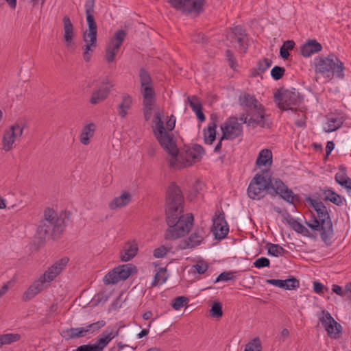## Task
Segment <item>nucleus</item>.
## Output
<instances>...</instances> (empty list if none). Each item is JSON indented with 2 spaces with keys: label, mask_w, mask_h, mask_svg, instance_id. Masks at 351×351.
Returning a JSON list of instances; mask_svg holds the SVG:
<instances>
[{
  "label": "nucleus",
  "mask_w": 351,
  "mask_h": 351,
  "mask_svg": "<svg viewBox=\"0 0 351 351\" xmlns=\"http://www.w3.org/2000/svg\"><path fill=\"white\" fill-rule=\"evenodd\" d=\"M141 92L143 95V115L146 121L152 119L154 135L161 147L168 154L167 160L174 169H182L199 161L205 152L199 145L178 149L172 134L176 118L173 115L162 119L163 114L155 102V93L149 75L144 70L140 71Z\"/></svg>",
  "instance_id": "obj_1"
},
{
  "label": "nucleus",
  "mask_w": 351,
  "mask_h": 351,
  "mask_svg": "<svg viewBox=\"0 0 351 351\" xmlns=\"http://www.w3.org/2000/svg\"><path fill=\"white\" fill-rule=\"evenodd\" d=\"M183 197L179 187L171 184L167 191L165 202L166 220L168 228L166 239H176L184 237L193 226V217L183 213Z\"/></svg>",
  "instance_id": "obj_2"
},
{
  "label": "nucleus",
  "mask_w": 351,
  "mask_h": 351,
  "mask_svg": "<svg viewBox=\"0 0 351 351\" xmlns=\"http://www.w3.org/2000/svg\"><path fill=\"white\" fill-rule=\"evenodd\" d=\"M308 202L314 213L312 217L305 221L308 228L293 218L288 221V223L293 230L304 237H314L319 232L322 239L326 243L333 233L327 208L322 202L315 199H309Z\"/></svg>",
  "instance_id": "obj_3"
},
{
  "label": "nucleus",
  "mask_w": 351,
  "mask_h": 351,
  "mask_svg": "<svg viewBox=\"0 0 351 351\" xmlns=\"http://www.w3.org/2000/svg\"><path fill=\"white\" fill-rule=\"evenodd\" d=\"M314 64L315 72L328 80H331L333 77L341 79L343 77V64L334 55L317 57L314 59Z\"/></svg>",
  "instance_id": "obj_4"
},
{
  "label": "nucleus",
  "mask_w": 351,
  "mask_h": 351,
  "mask_svg": "<svg viewBox=\"0 0 351 351\" xmlns=\"http://www.w3.org/2000/svg\"><path fill=\"white\" fill-rule=\"evenodd\" d=\"M66 219V213H57L53 209L47 208L44 210V219L39 222L37 228L38 237L43 239L51 230L53 232L61 231Z\"/></svg>",
  "instance_id": "obj_5"
},
{
  "label": "nucleus",
  "mask_w": 351,
  "mask_h": 351,
  "mask_svg": "<svg viewBox=\"0 0 351 351\" xmlns=\"http://www.w3.org/2000/svg\"><path fill=\"white\" fill-rule=\"evenodd\" d=\"M86 21L88 29L83 33L82 58L86 62H88L97 47V29L93 14H86Z\"/></svg>",
  "instance_id": "obj_6"
},
{
  "label": "nucleus",
  "mask_w": 351,
  "mask_h": 351,
  "mask_svg": "<svg viewBox=\"0 0 351 351\" xmlns=\"http://www.w3.org/2000/svg\"><path fill=\"white\" fill-rule=\"evenodd\" d=\"M25 128L23 121L16 122L8 128L3 132L1 141V149L4 152L12 151L20 142Z\"/></svg>",
  "instance_id": "obj_7"
},
{
  "label": "nucleus",
  "mask_w": 351,
  "mask_h": 351,
  "mask_svg": "<svg viewBox=\"0 0 351 351\" xmlns=\"http://www.w3.org/2000/svg\"><path fill=\"white\" fill-rule=\"evenodd\" d=\"M269 177L266 173H256L247 188V195L252 199L258 200L269 192Z\"/></svg>",
  "instance_id": "obj_8"
},
{
  "label": "nucleus",
  "mask_w": 351,
  "mask_h": 351,
  "mask_svg": "<svg viewBox=\"0 0 351 351\" xmlns=\"http://www.w3.org/2000/svg\"><path fill=\"white\" fill-rule=\"evenodd\" d=\"M269 193L278 195L282 199L293 204L296 199V196L293 191L289 189L280 178L269 177Z\"/></svg>",
  "instance_id": "obj_9"
},
{
  "label": "nucleus",
  "mask_w": 351,
  "mask_h": 351,
  "mask_svg": "<svg viewBox=\"0 0 351 351\" xmlns=\"http://www.w3.org/2000/svg\"><path fill=\"white\" fill-rule=\"evenodd\" d=\"M318 319L330 338H339L342 332V326L334 319L328 311L322 310L318 316Z\"/></svg>",
  "instance_id": "obj_10"
},
{
  "label": "nucleus",
  "mask_w": 351,
  "mask_h": 351,
  "mask_svg": "<svg viewBox=\"0 0 351 351\" xmlns=\"http://www.w3.org/2000/svg\"><path fill=\"white\" fill-rule=\"evenodd\" d=\"M106 325V322L101 320L86 326L71 328L63 330L62 335L66 339H75L85 337L98 331Z\"/></svg>",
  "instance_id": "obj_11"
},
{
  "label": "nucleus",
  "mask_w": 351,
  "mask_h": 351,
  "mask_svg": "<svg viewBox=\"0 0 351 351\" xmlns=\"http://www.w3.org/2000/svg\"><path fill=\"white\" fill-rule=\"evenodd\" d=\"M171 5L183 12L198 14L202 10L204 0H168Z\"/></svg>",
  "instance_id": "obj_12"
},
{
  "label": "nucleus",
  "mask_w": 351,
  "mask_h": 351,
  "mask_svg": "<svg viewBox=\"0 0 351 351\" xmlns=\"http://www.w3.org/2000/svg\"><path fill=\"white\" fill-rule=\"evenodd\" d=\"M275 99L280 109L292 113L298 101L297 95L289 90L278 91L275 94Z\"/></svg>",
  "instance_id": "obj_13"
},
{
  "label": "nucleus",
  "mask_w": 351,
  "mask_h": 351,
  "mask_svg": "<svg viewBox=\"0 0 351 351\" xmlns=\"http://www.w3.org/2000/svg\"><path fill=\"white\" fill-rule=\"evenodd\" d=\"M62 42L68 50H73L75 47L77 32L69 17L64 16L63 19Z\"/></svg>",
  "instance_id": "obj_14"
},
{
  "label": "nucleus",
  "mask_w": 351,
  "mask_h": 351,
  "mask_svg": "<svg viewBox=\"0 0 351 351\" xmlns=\"http://www.w3.org/2000/svg\"><path fill=\"white\" fill-rule=\"evenodd\" d=\"M221 130L223 133L221 140H232L242 134V125L235 117H231L224 122Z\"/></svg>",
  "instance_id": "obj_15"
},
{
  "label": "nucleus",
  "mask_w": 351,
  "mask_h": 351,
  "mask_svg": "<svg viewBox=\"0 0 351 351\" xmlns=\"http://www.w3.org/2000/svg\"><path fill=\"white\" fill-rule=\"evenodd\" d=\"M125 36V32L121 29L118 30L114 33V36L110 40L106 49V58L108 62H111L114 60L115 56L118 53Z\"/></svg>",
  "instance_id": "obj_16"
},
{
  "label": "nucleus",
  "mask_w": 351,
  "mask_h": 351,
  "mask_svg": "<svg viewBox=\"0 0 351 351\" xmlns=\"http://www.w3.org/2000/svg\"><path fill=\"white\" fill-rule=\"evenodd\" d=\"M69 262L67 257H64L56 261L51 267H49L39 277L43 282L48 285L51 282L54 280L56 278L62 271Z\"/></svg>",
  "instance_id": "obj_17"
},
{
  "label": "nucleus",
  "mask_w": 351,
  "mask_h": 351,
  "mask_svg": "<svg viewBox=\"0 0 351 351\" xmlns=\"http://www.w3.org/2000/svg\"><path fill=\"white\" fill-rule=\"evenodd\" d=\"M240 120L242 123H247L250 126L260 125L264 127L266 125V118L263 106H260L258 109H253L249 111L246 116L242 115Z\"/></svg>",
  "instance_id": "obj_18"
},
{
  "label": "nucleus",
  "mask_w": 351,
  "mask_h": 351,
  "mask_svg": "<svg viewBox=\"0 0 351 351\" xmlns=\"http://www.w3.org/2000/svg\"><path fill=\"white\" fill-rule=\"evenodd\" d=\"M213 221V232L215 237L219 239H224L228 233L229 228L223 215L216 213Z\"/></svg>",
  "instance_id": "obj_19"
},
{
  "label": "nucleus",
  "mask_w": 351,
  "mask_h": 351,
  "mask_svg": "<svg viewBox=\"0 0 351 351\" xmlns=\"http://www.w3.org/2000/svg\"><path fill=\"white\" fill-rule=\"evenodd\" d=\"M119 330L117 327H108L99 337L95 343L99 351H102L104 348L117 336H118Z\"/></svg>",
  "instance_id": "obj_20"
},
{
  "label": "nucleus",
  "mask_w": 351,
  "mask_h": 351,
  "mask_svg": "<svg viewBox=\"0 0 351 351\" xmlns=\"http://www.w3.org/2000/svg\"><path fill=\"white\" fill-rule=\"evenodd\" d=\"M206 234V231L203 228H195L188 239L183 241L180 247L183 249L196 247L201 244Z\"/></svg>",
  "instance_id": "obj_21"
},
{
  "label": "nucleus",
  "mask_w": 351,
  "mask_h": 351,
  "mask_svg": "<svg viewBox=\"0 0 351 351\" xmlns=\"http://www.w3.org/2000/svg\"><path fill=\"white\" fill-rule=\"evenodd\" d=\"M133 195L131 191H122L119 195L114 197L109 203V208L115 210L128 206L132 202Z\"/></svg>",
  "instance_id": "obj_22"
},
{
  "label": "nucleus",
  "mask_w": 351,
  "mask_h": 351,
  "mask_svg": "<svg viewBox=\"0 0 351 351\" xmlns=\"http://www.w3.org/2000/svg\"><path fill=\"white\" fill-rule=\"evenodd\" d=\"M47 286L43 280L38 277L25 291L23 295V300L27 301L34 298L41 293Z\"/></svg>",
  "instance_id": "obj_23"
},
{
  "label": "nucleus",
  "mask_w": 351,
  "mask_h": 351,
  "mask_svg": "<svg viewBox=\"0 0 351 351\" xmlns=\"http://www.w3.org/2000/svg\"><path fill=\"white\" fill-rule=\"evenodd\" d=\"M133 101L134 99L131 95L127 93L123 94L117 106L118 116L121 118H125L132 108Z\"/></svg>",
  "instance_id": "obj_24"
},
{
  "label": "nucleus",
  "mask_w": 351,
  "mask_h": 351,
  "mask_svg": "<svg viewBox=\"0 0 351 351\" xmlns=\"http://www.w3.org/2000/svg\"><path fill=\"white\" fill-rule=\"evenodd\" d=\"M97 125L93 122L85 124L80 131V141L83 145L90 144V139L94 136Z\"/></svg>",
  "instance_id": "obj_25"
},
{
  "label": "nucleus",
  "mask_w": 351,
  "mask_h": 351,
  "mask_svg": "<svg viewBox=\"0 0 351 351\" xmlns=\"http://www.w3.org/2000/svg\"><path fill=\"white\" fill-rule=\"evenodd\" d=\"M322 47L317 40L311 39L308 40L301 46V53L305 58H309L312 55L319 52Z\"/></svg>",
  "instance_id": "obj_26"
},
{
  "label": "nucleus",
  "mask_w": 351,
  "mask_h": 351,
  "mask_svg": "<svg viewBox=\"0 0 351 351\" xmlns=\"http://www.w3.org/2000/svg\"><path fill=\"white\" fill-rule=\"evenodd\" d=\"M138 250V244L135 241L128 243L121 253V260L125 262L130 261L136 255Z\"/></svg>",
  "instance_id": "obj_27"
},
{
  "label": "nucleus",
  "mask_w": 351,
  "mask_h": 351,
  "mask_svg": "<svg viewBox=\"0 0 351 351\" xmlns=\"http://www.w3.org/2000/svg\"><path fill=\"white\" fill-rule=\"evenodd\" d=\"M256 165L258 167H269L272 163V153L268 149H261L256 159Z\"/></svg>",
  "instance_id": "obj_28"
},
{
  "label": "nucleus",
  "mask_w": 351,
  "mask_h": 351,
  "mask_svg": "<svg viewBox=\"0 0 351 351\" xmlns=\"http://www.w3.org/2000/svg\"><path fill=\"white\" fill-rule=\"evenodd\" d=\"M241 105L250 111L253 109H258L261 104L256 99V98L250 95L244 94L241 95L239 99Z\"/></svg>",
  "instance_id": "obj_29"
},
{
  "label": "nucleus",
  "mask_w": 351,
  "mask_h": 351,
  "mask_svg": "<svg viewBox=\"0 0 351 351\" xmlns=\"http://www.w3.org/2000/svg\"><path fill=\"white\" fill-rule=\"evenodd\" d=\"M119 274L120 280H124L129 278L132 274L136 272V267L132 264H126L115 267Z\"/></svg>",
  "instance_id": "obj_30"
},
{
  "label": "nucleus",
  "mask_w": 351,
  "mask_h": 351,
  "mask_svg": "<svg viewBox=\"0 0 351 351\" xmlns=\"http://www.w3.org/2000/svg\"><path fill=\"white\" fill-rule=\"evenodd\" d=\"M216 123L213 121L208 123L206 128L204 129V140L206 144L210 145L216 138Z\"/></svg>",
  "instance_id": "obj_31"
},
{
  "label": "nucleus",
  "mask_w": 351,
  "mask_h": 351,
  "mask_svg": "<svg viewBox=\"0 0 351 351\" xmlns=\"http://www.w3.org/2000/svg\"><path fill=\"white\" fill-rule=\"evenodd\" d=\"M108 89L99 88L94 90L90 98V102L91 104L96 105L101 103L107 98L109 95Z\"/></svg>",
  "instance_id": "obj_32"
},
{
  "label": "nucleus",
  "mask_w": 351,
  "mask_h": 351,
  "mask_svg": "<svg viewBox=\"0 0 351 351\" xmlns=\"http://www.w3.org/2000/svg\"><path fill=\"white\" fill-rule=\"evenodd\" d=\"M189 102L193 111L197 115L198 119L201 121L205 120V116L202 111V105L197 97L193 96L189 98Z\"/></svg>",
  "instance_id": "obj_33"
},
{
  "label": "nucleus",
  "mask_w": 351,
  "mask_h": 351,
  "mask_svg": "<svg viewBox=\"0 0 351 351\" xmlns=\"http://www.w3.org/2000/svg\"><path fill=\"white\" fill-rule=\"evenodd\" d=\"M324 195L326 200L331 202L332 203L341 206L343 204L344 198L337 194L332 189H327L324 191Z\"/></svg>",
  "instance_id": "obj_34"
},
{
  "label": "nucleus",
  "mask_w": 351,
  "mask_h": 351,
  "mask_svg": "<svg viewBox=\"0 0 351 351\" xmlns=\"http://www.w3.org/2000/svg\"><path fill=\"white\" fill-rule=\"evenodd\" d=\"M342 123L341 119L339 117H328L324 126V129L326 132H332L339 128Z\"/></svg>",
  "instance_id": "obj_35"
},
{
  "label": "nucleus",
  "mask_w": 351,
  "mask_h": 351,
  "mask_svg": "<svg viewBox=\"0 0 351 351\" xmlns=\"http://www.w3.org/2000/svg\"><path fill=\"white\" fill-rule=\"evenodd\" d=\"M19 333H5L0 335V348L5 345H9L17 342L21 339Z\"/></svg>",
  "instance_id": "obj_36"
},
{
  "label": "nucleus",
  "mask_w": 351,
  "mask_h": 351,
  "mask_svg": "<svg viewBox=\"0 0 351 351\" xmlns=\"http://www.w3.org/2000/svg\"><path fill=\"white\" fill-rule=\"evenodd\" d=\"M289 116L294 119L295 124L298 127H303L305 125V113L303 110L300 109L293 108V113L289 112Z\"/></svg>",
  "instance_id": "obj_37"
},
{
  "label": "nucleus",
  "mask_w": 351,
  "mask_h": 351,
  "mask_svg": "<svg viewBox=\"0 0 351 351\" xmlns=\"http://www.w3.org/2000/svg\"><path fill=\"white\" fill-rule=\"evenodd\" d=\"M243 30L241 27L237 26L233 29H231L227 35V38L231 43H240L243 40Z\"/></svg>",
  "instance_id": "obj_38"
},
{
  "label": "nucleus",
  "mask_w": 351,
  "mask_h": 351,
  "mask_svg": "<svg viewBox=\"0 0 351 351\" xmlns=\"http://www.w3.org/2000/svg\"><path fill=\"white\" fill-rule=\"evenodd\" d=\"M210 315L212 317L219 319L223 315L222 304L219 301H214L210 310Z\"/></svg>",
  "instance_id": "obj_39"
},
{
  "label": "nucleus",
  "mask_w": 351,
  "mask_h": 351,
  "mask_svg": "<svg viewBox=\"0 0 351 351\" xmlns=\"http://www.w3.org/2000/svg\"><path fill=\"white\" fill-rule=\"evenodd\" d=\"M243 351H262V345L259 338L250 341L244 347Z\"/></svg>",
  "instance_id": "obj_40"
},
{
  "label": "nucleus",
  "mask_w": 351,
  "mask_h": 351,
  "mask_svg": "<svg viewBox=\"0 0 351 351\" xmlns=\"http://www.w3.org/2000/svg\"><path fill=\"white\" fill-rule=\"evenodd\" d=\"M299 287V282L295 278L281 280L280 288L285 290H293Z\"/></svg>",
  "instance_id": "obj_41"
},
{
  "label": "nucleus",
  "mask_w": 351,
  "mask_h": 351,
  "mask_svg": "<svg viewBox=\"0 0 351 351\" xmlns=\"http://www.w3.org/2000/svg\"><path fill=\"white\" fill-rule=\"evenodd\" d=\"M120 281L119 278V274L117 273L116 269L111 270L109 271L104 277V282L105 285H114Z\"/></svg>",
  "instance_id": "obj_42"
},
{
  "label": "nucleus",
  "mask_w": 351,
  "mask_h": 351,
  "mask_svg": "<svg viewBox=\"0 0 351 351\" xmlns=\"http://www.w3.org/2000/svg\"><path fill=\"white\" fill-rule=\"evenodd\" d=\"M167 279V271H166V269L161 268L156 274L154 278V282L152 284L154 286L160 285L164 284L166 282Z\"/></svg>",
  "instance_id": "obj_43"
},
{
  "label": "nucleus",
  "mask_w": 351,
  "mask_h": 351,
  "mask_svg": "<svg viewBox=\"0 0 351 351\" xmlns=\"http://www.w3.org/2000/svg\"><path fill=\"white\" fill-rule=\"evenodd\" d=\"M193 271L199 274H203L208 269V264L204 260H197L192 267Z\"/></svg>",
  "instance_id": "obj_44"
},
{
  "label": "nucleus",
  "mask_w": 351,
  "mask_h": 351,
  "mask_svg": "<svg viewBox=\"0 0 351 351\" xmlns=\"http://www.w3.org/2000/svg\"><path fill=\"white\" fill-rule=\"evenodd\" d=\"M171 247L167 245H160L156 247L153 252V256L156 258H161L166 256L170 251Z\"/></svg>",
  "instance_id": "obj_45"
},
{
  "label": "nucleus",
  "mask_w": 351,
  "mask_h": 351,
  "mask_svg": "<svg viewBox=\"0 0 351 351\" xmlns=\"http://www.w3.org/2000/svg\"><path fill=\"white\" fill-rule=\"evenodd\" d=\"M268 254L269 255L278 257L282 256L284 252V249L278 245L270 243L268 245Z\"/></svg>",
  "instance_id": "obj_46"
},
{
  "label": "nucleus",
  "mask_w": 351,
  "mask_h": 351,
  "mask_svg": "<svg viewBox=\"0 0 351 351\" xmlns=\"http://www.w3.org/2000/svg\"><path fill=\"white\" fill-rule=\"evenodd\" d=\"M235 278V272L234 271H226L223 272L218 276V277L215 280V282H226L228 280H231Z\"/></svg>",
  "instance_id": "obj_47"
},
{
  "label": "nucleus",
  "mask_w": 351,
  "mask_h": 351,
  "mask_svg": "<svg viewBox=\"0 0 351 351\" xmlns=\"http://www.w3.org/2000/svg\"><path fill=\"white\" fill-rule=\"evenodd\" d=\"M188 302L189 300L184 296L177 297L172 302V307L175 310L178 311Z\"/></svg>",
  "instance_id": "obj_48"
},
{
  "label": "nucleus",
  "mask_w": 351,
  "mask_h": 351,
  "mask_svg": "<svg viewBox=\"0 0 351 351\" xmlns=\"http://www.w3.org/2000/svg\"><path fill=\"white\" fill-rule=\"evenodd\" d=\"M285 71L283 67L275 66L271 71V75L274 80H278L283 76Z\"/></svg>",
  "instance_id": "obj_49"
},
{
  "label": "nucleus",
  "mask_w": 351,
  "mask_h": 351,
  "mask_svg": "<svg viewBox=\"0 0 351 351\" xmlns=\"http://www.w3.org/2000/svg\"><path fill=\"white\" fill-rule=\"evenodd\" d=\"M272 61L269 58H264L258 62L257 64V69L259 72L265 71L269 67L271 66Z\"/></svg>",
  "instance_id": "obj_50"
},
{
  "label": "nucleus",
  "mask_w": 351,
  "mask_h": 351,
  "mask_svg": "<svg viewBox=\"0 0 351 351\" xmlns=\"http://www.w3.org/2000/svg\"><path fill=\"white\" fill-rule=\"evenodd\" d=\"M269 260L265 257H261L257 258L253 263L254 266L256 268H263L266 267H269Z\"/></svg>",
  "instance_id": "obj_51"
},
{
  "label": "nucleus",
  "mask_w": 351,
  "mask_h": 351,
  "mask_svg": "<svg viewBox=\"0 0 351 351\" xmlns=\"http://www.w3.org/2000/svg\"><path fill=\"white\" fill-rule=\"evenodd\" d=\"M73 351H99L95 344L93 345H82L77 347Z\"/></svg>",
  "instance_id": "obj_52"
},
{
  "label": "nucleus",
  "mask_w": 351,
  "mask_h": 351,
  "mask_svg": "<svg viewBox=\"0 0 351 351\" xmlns=\"http://www.w3.org/2000/svg\"><path fill=\"white\" fill-rule=\"evenodd\" d=\"M113 86V82L109 78L105 77L101 81V86L100 88L108 89V92L110 93Z\"/></svg>",
  "instance_id": "obj_53"
},
{
  "label": "nucleus",
  "mask_w": 351,
  "mask_h": 351,
  "mask_svg": "<svg viewBox=\"0 0 351 351\" xmlns=\"http://www.w3.org/2000/svg\"><path fill=\"white\" fill-rule=\"evenodd\" d=\"M335 181L340 184L345 180H348L350 178L346 176V174L343 171H339L335 175Z\"/></svg>",
  "instance_id": "obj_54"
},
{
  "label": "nucleus",
  "mask_w": 351,
  "mask_h": 351,
  "mask_svg": "<svg viewBox=\"0 0 351 351\" xmlns=\"http://www.w3.org/2000/svg\"><path fill=\"white\" fill-rule=\"evenodd\" d=\"M94 0H86L85 3L86 14H93L94 10Z\"/></svg>",
  "instance_id": "obj_55"
},
{
  "label": "nucleus",
  "mask_w": 351,
  "mask_h": 351,
  "mask_svg": "<svg viewBox=\"0 0 351 351\" xmlns=\"http://www.w3.org/2000/svg\"><path fill=\"white\" fill-rule=\"evenodd\" d=\"M332 290L334 293H335L338 295L345 298L344 288H343L342 287L337 285H333L332 287Z\"/></svg>",
  "instance_id": "obj_56"
},
{
  "label": "nucleus",
  "mask_w": 351,
  "mask_h": 351,
  "mask_svg": "<svg viewBox=\"0 0 351 351\" xmlns=\"http://www.w3.org/2000/svg\"><path fill=\"white\" fill-rule=\"evenodd\" d=\"M324 286L318 281L313 282V290L317 294H321L324 290Z\"/></svg>",
  "instance_id": "obj_57"
},
{
  "label": "nucleus",
  "mask_w": 351,
  "mask_h": 351,
  "mask_svg": "<svg viewBox=\"0 0 351 351\" xmlns=\"http://www.w3.org/2000/svg\"><path fill=\"white\" fill-rule=\"evenodd\" d=\"M342 187H343L349 194H351V179L349 178L347 180H345L342 183H341Z\"/></svg>",
  "instance_id": "obj_58"
},
{
  "label": "nucleus",
  "mask_w": 351,
  "mask_h": 351,
  "mask_svg": "<svg viewBox=\"0 0 351 351\" xmlns=\"http://www.w3.org/2000/svg\"><path fill=\"white\" fill-rule=\"evenodd\" d=\"M226 54H227V58H228L230 66H231V68L232 69L235 70L237 68V65L234 60L232 55L230 53V51H227Z\"/></svg>",
  "instance_id": "obj_59"
},
{
  "label": "nucleus",
  "mask_w": 351,
  "mask_h": 351,
  "mask_svg": "<svg viewBox=\"0 0 351 351\" xmlns=\"http://www.w3.org/2000/svg\"><path fill=\"white\" fill-rule=\"evenodd\" d=\"M265 282L269 285L280 288L281 280L280 279H267Z\"/></svg>",
  "instance_id": "obj_60"
},
{
  "label": "nucleus",
  "mask_w": 351,
  "mask_h": 351,
  "mask_svg": "<svg viewBox=\"0 0 351 351\" xmlns=\"http://www.w3.org/2000/svg\"><path fill=\"white\" fill-rule=\"evenodd\" d=\"M282 46L289 51L293 49L295 43L293 40H289L285 41Z\"/></svg>",
  "instance_id": "obj_61"
},
{
  "label": "nucleus",
  "mask_w": 351,
  "mask_h": 351,
  "mask_svg": "<svg viewBox=\"0 0 351 351\" xmlns=\"http://www.w3.org/2000/svg\"><path fill=\"white\" fill-rule=\"evenodd\" d=\"M345 298L351 299V283H348L344 288Z\"/></svg>",
  "instance_id": "obj_62"
},
{
  "label": "nucleus",
  "mask_w": 351,
  "mask_h": 351,
  "mask_svg": "<svg viewBox=\"0 0 351 351\" xmlns=\"http://www.w3.org/2000/svg\"><path fill=\"white\" fill-rule=\"evenodd\" d=\"M280 55L283 59H287L289 56V51L282 46L280 49Z\"/></svg>",
  "instance_id": "obj_63"
},
{
  "label": "nucleus",
  "mask_w": 351,
  "mask_h": 351,
  "mask_svg": "<svg viewBox=\"0 0 351 351\" xmlns=\"http://www.w3.org/2000/svg\"><path fill=\"white\" fill-rule=\"evenodd\" d=\"M335 148V144L332 141H328L326 145V154L329 155Z\"/></svg>",
  "instance_id": "obj_64"
}]
</instances>
